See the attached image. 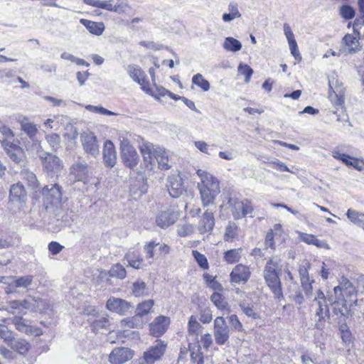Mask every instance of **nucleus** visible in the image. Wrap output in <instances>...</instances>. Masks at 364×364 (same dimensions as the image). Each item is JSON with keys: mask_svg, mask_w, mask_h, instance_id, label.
<instances>
[{"mask_svg": "<svg viewBox=\"0 0 364 364\" xmlns=\"http://www.w3.org/2000/svg\"><path fill=\"white\" fill-rule=\"evenodd\" d=\"M200 198L203 207L215 203L216 197L220 193V188H210L207 187L198 188Z\"/></svg>", "mask_w": 364, "mask_h": 364, "instance_id": "nucleus-19", "label": "nucleus"}, {"mask_svg": "<svg viewBox=\"0 0 364 364\" xmlns=\"http://www.w3.org/2000/svg\"><path fill=\"white\" fill-rule=\"evenodd\" d=\"M139 149L143 156L145 169L154 171L156 168L155 159L161 169L168 170L171 168L168 164V158L164 149L141 139L139 142Z\"/></svg>", "mask_w": 364, "mask_h": 364, "instance_id": "nucleus-1", "label": "nucleus"}, {"mask_svg": "<svg viewBox=\"0 0 364 364\" xmlns=\"http://www.w3.org/2000/svg\"><path fill=\"white\" fill-rule=\"evenodd\" d=\"M202 328V326L198 322L196 318L191 316L188 323L189 333L197 336Z\"/></svg>", "mask_w": 364, "mask_h": 364, "instance_id": "nucleus-50", "label": "nucleus"}, {"mask_svg": "<svg viewBox=\"0 0 364 364\" xmlns=\"http://www.w3.org/2000/svg\"><path fill=\"white\" fill-rule=\"evenodd\" d=\"M237 230V225L233 222H229L225 228L224 238L225 240H232L236 235Z\"/></svg>", "mask_w": 364, "mask_h": 364, "instance_id": "nucleus-51", "label": "nucleus"}, {"mask_svg": "<svg viewBox=\"0 0 364 364\" xmlns=\"http://www.w3.org/2000/svg\"><path fill=\"white\" fill-rule=\"evenodd\" d=\"M132 294L136 297L145 296L148 295V288L146 283L140 279L134 282L132 288Z\"/></svg>", "mask_w": 364, "mask_h": 364, "instance_id": "nucleus-36", "label": "nucleus"}, {"mask_svg": "<svg viewBox=\"0 0 364 364\" xmlns=\"http://www.w3.org/2000/svg\"><path fill=\"white\" fill-rule=\"evenodd\" d=\"M213 334L215 343L219 346L224 345L230 338V328L222 316L214 320Z\"/></svg>", "mask_w": 364, "mask_h": 364, "instance_id": "nucleus-7", "label": "nucleus"}, {"mask_svg": "<svg viewBox=\"0 0 364 364\" xmlns=\"http://www.w3.org/2000/svg\"><path fill=\"white\" fill-rule=\"evenodd\" d=\"M14 335L13 331L9 330L6 326L0 323V338L1 339L8 343L14 338Z\"/></svg>", "mask_w": 364, "mask_h": 364, "instance_id": "nucleus-57", "label": "nucleus"}, {"mask_svg": "<svg viewBox=\"0 0 364 364\" xmlns=\"http://www.w3.org/2000/svg\"><path fill=\"white\" fill-rule=\"evenodd\" d=\"M167 348V343L162 340H156L149 348L144 353V357L149 364H154L161 360Z\"/></svg>", "mask_w": 364, "mask_h": 364, "instance_id": "nucleus-8", "label": "nucleus"}, {"mask_svg": "<svg viewBox=\"0 0 364 364\" xmlns=\"http://www.w3.org/2000/svg\"><path fill=\"white\" fill-rule=\"evenodd\" d=\"M213 304L220 309L226 308L227 302L225 301L223 295L218 292H214L210 297Z\"/></svg>", "mask_w": 364, "mask_h": 364, "instance_id": "nucleus-54", "label": "nucleus"}, {"mask_svg": "<svg viewBox=\"0 0 364 364\" xmlns=\"http://www.w3.org/2000/svg\"><path fill=\"white\" fill-rule=\"evenodd\" d=\"M70 173L73 175L77 181H84L87 180L89 173L87 163L81 161H76L70 168Z\"/></svg>", "mask_w": 364, "mask_h": 364, "instance_id": "nucleus-24", "label": "nucleus"}, {"mask_svg": "<svg viewBox=\"0 0 364 364\" xmlns=\"http://www.w3.org/2000/svg\"><path fill=\"white\" fill-rule=\"evenodd\" d=\"M240 307L245 314L247 316L252 317L253 318H257L258 317L257 314L255 312L252 306L249 304L242 303L240 304Z\"/></svg>", "mask_w": 364, "mask_h": 364, "instance_id": "nucleus-64", "label": "nucleus"}, {"mask_svg": "<svg viewBox=\"0 0 364 364\" xmlns=\"http://www.w3.org/2000/svg\"><path fill=\"white\" fill-rule=\"evenodd\" d=\"M33 302H37L36 304H33V311H43L48 309V304L46 301L43 300L39 297H32Z\"/></svg>", "mask_w": 364, "mask_h": 364, "instance_id": "nucleus-61", "label": "nucleus"}, {"mask_svg": "<svg viewBox=\"0 0 364 364\" xmlns=\"http://www.w3.org/2000/svg\"><path fill=\"white\" fill-rule=\"evenodd\" d=\"M215 225V218L213 213L209 210H206L203 214L202 218L198 223V231L201 234L210 233L212 232Z\"/></svg>", "mask_w": 364, "mask_h": 364, "instance_id": "nucleus-21", "label": "nucleus"}, {"mask_svg": "<svg viewBox=\"0 0 364 364\" xmlns=\"http://www.w3.org/2000/svg\"><path fill=\"white\" fill-rule=\"evenodd\" d=\"M169 324L170 319L168 317L164 316H157L149 325L151 335L155 337L162 336L167 331Z\"/></svg>", "mask_w": 364, "mask_h": 364, "instance_id": "nucleus-12", "label": "nucleus"}, {"mask_svg": "<svg viewBox=\"0 0 364 364\" xmlns=\"http://www.w3.org/2000/svg\"><path fill=\"white\" fill-rule=\"evenodd\" d=\"M7 343L12 350L21 355L26 354L29 349V343L24 339H15L14 338Z\"/></svg>", "mask_w": 364, "mask_h": 364, "instance_id": "nucleus-32", "label": "nucleus"}, {"mask_svg": "<svg viewBox=\"0 0 364 364\" xmlns=\"http://www.w3.org/2000/svg\"><path fill=\"white\" fill-rule=\"evenodd\" d=\"M281 259L277 257H271L266 263L264 269V278L268 287L277 299H283L282 283L279 278Z\"/></svg>", "mask_w": 364, "mask_h": 364, "instance_id": "nucleus-3", "label": "nucleus"}, {"mask_svg": "<svg viewBox=\"0 0 364 364\" xmlns=\"http://www.w3.org/2000/svg\"><path fill=\"white\" fill-rule=\"evenodd\" d=\"M43 166L50 172H58L63 168L61 160L55 155L45 154V156H41Z\"/></svg>", "mask_w": 364, "mask_h": 364, "instance_id": "nucleus-22", "label": "nucleus"}, {"mask_svg": "<svg viewBox=\"0 0 364 364\" xmlns=\"http://www.w3.org/2000/svg\"><path fill=\"white\" fill-rule=\"evenodd\" d=\"M353 33L358 38L364 36V17L362 16L355 19L353 23Z\"/></svg>", "mask_w": 364, "mask_h": 364, "instance_id": "nucleus-49", "label": "nucleus"}, {"mask_svg": "<svg viewBox=\"0 0 364 364\" xmlns=\"http://www.w3.org/2000/svg\"><path fill=\"white\" fill-rule=\"evenodd\" d=\"M103 159L105 165L113 167L117 161V153L113 143L107 140L105 141L103 149Z\"/></svg>", "mask_w": 364, "mask_h": 364, "instance_id": "nucleus-23", "label": "nucleus"}, {"mask_svg": "<svg viewBox=\"0 0 364 364\" xmlns=\"http://www.w3.org/2000/svg\"><path fill=\"white\" fill-rule=\"evenodd\" d=\"M196 173L200 180L197 188H220V182L213 174L201 169L197 170Z\"/></svg>", "mask_w": 364, "mask_h": 364, "instance_id": "nucleus-16", "label": "nucleus"}, {"mask_svg": "<svg viewBox=\"0 0 364 364\" xmlns=\"http://www.w3.org/2000/svg\"><path fill=\"white\" fill-rule=\"evenodd\" d=\"M11 280L16 287L28 289L33 282V277L32 275L14 276Z\"/></svg>", "mask_w": 364, "mask_h": 364, "instance_id": "nucleus-34", "label": "nucleus"}, {"mask_svg": "<svg viewBox=\"0 0 364 364\" xmlns=\"http://www.w3.org/2000/svg\"><path fill=\"white\" fill-rule=\"evenodd\" d=\"M21 129L27 134L29 139L32 141L31 145L24 142L26 149L37 150L40 146V144L36 139V134L38 132L36 126L34 124L28 122H23L21 123Z\"/></svg>", "mask_w": 364, "mask_h": 364, "instance_id": "nucleus-15", "label": "nucleus"}, {"mask_svg": "<svg viewBox=\"0 0 364 364\" xmlns=\"http://www.w3.org/2000/svg\"><path fill=\"white\" fill-rule=\"evenodd\" d=\"M46 140L50 146L53 151H56L60 148V138L57 134H51L46 136Z\"/></svg>", "mask_w": 364, "mask_h": 364, "instance_id": "nucleus-55", "label": "nucleus"}, {"mask_svg": "<svg viewBox=\"0 0 364 364\" xmlns=\"http://www.w3.org/2000/svg\"><path fill=\"white\" fill-rule=\"evenodd\" d=\"M41 193L43 205L41 214L43 215V218L59 217L63 208L60 186L57 183L45 186Z\"/></svg>", "mask_w": 364, "mask_h": 364, "instance_id": "nucleus-2", "label": "nucleus"}, {"mask_svg": "<svg viewBox=\"0 0 364 364\" xmlns=\"http://www.w3.org/2000/svg\"><path fill=\"white\" fill-rule=\"evenodd\" d=\"M1 144L12 161L16 164L23 161L25 154L21 147L8 139L1 140Z\"/></svg>", "mask_w": 364, "mask_h": 364, "instance_id": "nucleus-9", "label": "nucleus"}, {"mask_svg": "<svg viewBox=\"0 0 364 364\" xmlns=\"http://www.w3.org/2000/svg\"><path fill=\"white\" fill-rule=\"evenodd\" d=\"M159 243H156L155 242L152 241L144 245V252L146 254V257L149 258H153L154 256V249L155 247H158Z\"/></svg>", "mask_w": 364, "mask_h": 364, "instance_id": "nucleus-63", "label": "nucleus"}, {"mask_svg": "<svg viewBox=\"0 0 364 364\" xmlns=\"http://www.w3.org/2000/svg\"><path fill=\"white\" fill-rule=\"evenodd\" d=\"M343 293L344 294V298L346 299V303L356 301L357 292L353 285L346 290H343Z\"/></svg>", "mask_w": 364, "mask_h": 364, "instance_id": "nucleus-60", "label": "nucleus"}, {"mask_svg": "<svg viewBox=\"0 0 364 364\" xmlns=\"http://www.w3.org/2000/svg\"><path fill=\"white\" fill-rule=\"evenodd\" d=\"M193 256L194 257L195 259L198 262V265L203 268V269H207L208 267V262L203 254L200 253L197 250H193L192 251Z\"/></svg>", "mask_w": 364, "mask_h": 364, "instance_id": "nucleus-59", "label": "nucleus"}, {"mask_svg": "<svg viewBox=\"0 0 364 364\" xmlns=\"http://www.w3.org/2000/svg\"><path fill=\"white\" fill-rule=\"evenodd\" d=\"M329 85V92L336 94V95H344L345 88L343 86V83L339 82L338 80L333 79L332 80H328Z\"/></svg>", "mask_w": 364, "mask_h": 364, "instance_id": "nucleus-46", "label": "nucleus"}, {"mask_svg": "<svg viewBox=\"0 0 364 364\" xmlns=\"http://www.w3.org/2000/svg\"><path fill=\"white\" fill-rule=\"evenodd\" d=\"M223 47L226 50L237 52L242 48V43L232 37H228L225 38Z\"/></svg>", "mask_w": 364, "mask_h": 364, "instance_id": "nucleus-42", "label": "nucleus"}, {"mask_svg": "<svg viewBox=\"0 0 364 364\" xmlns=\"http://www.w3.org/2000/svg\"><path fill=\"white\" fill-rule=\"evenodd\" d=\"M268 164L272 168L277 169L279 171H281V172L287 171V172H290V173L296 174V172L294 171L289 168L284 163H283L279 160L271 161Z\"/></svg>", "mask_w": 364, "mask_h": 364, "instance_id": "nucleus-56", "label": "nucleus"}, {"mask_svg": "<svg viewBox=\"0 0 364 364\" xmlns=\"http://www.w3.org/2000/svg\"><path fill=\"white\" fill-rule=\"evenodd\" d=\"M11 323L15 326L16 328L22 333H31V326L28 323V321L21 316H14L11 319Z\"/></svg>", "mask_w": 364, "mask_h": 364, "instance_id": "nucleus-33", "label": "nucleus"}, {"mask_svg": "<svg viewBox=\"0 0 364 364\" xmlns=\"http://www.w3.org/2000/svg\"><path fill=\"white\" fill-rule=\"evenodd\" d=\"M133 357V352L127 348H114L109 355V361L112 364H123Z\"/></svg>", "mask_w": 364, "mask_h": 364, "instance_id": "nucleus-17", "label": "nucleus"}, {"mask_svg": "<svg viewBox=\"0 0 364 364\" xmlns=\"http://www.w3.org/2000/svg\"><path fill=\"white\" fill-rule=\"evenodd\" d=\"M346 215L352 223L364 229V213L350 208L348 210Z\"/></svg>", "mask_w": 364, "mask_h": 364, "instance_id": "nucleus-37", "label": "nucleus"}, {"mask_svg": "<svg viewBox=\"0 0 364 364\" xmlns=\"http://www.w3.org/2000/svg\"><path fill=\"white\" fill-rule=\"evenodd\" d=\"M21 178L27 181L28 186L36 188L38 186V181L36 175L28 169H23L21 171Z\"/></svg>", "mask_w": 364, "mask_h": 364, "instance_id": "nucleus-40", "label": "nucleus"}, {"mask_svg": "<svg viewBox=\"0 0 364 364\" xmlns=\"http://www.w3.org/2000/svg\"><path fill=\"white\" fill-rule=\"evenodd\" d=\"M250 271L247 266L239 264L230 273V282L235 284H245L250 277Z\"/></svg>", "mask_w": 364, "mask_h": 364, "instance_id": "nucleus-13", "label": "nucleus"}, {"mask_svg": "<svg viewBox=\"0 0 364 364\" xmlns=\"http://www.w3.org/2000/svg\"><path fill=\"white\" fill-rule=\"evenodd\" d=\"M332 313L333 315L337 316H346L349 313V310L347 307L346 299H344L343 302L341 301V303L334 304L332 306Z\"/></svg>", "mask_w": 364, "mask_h": 364, "instance_id": "nucleus-44", "label": "nucleus"}, {"mask_svg": "<svg viewBox=\"0 0 364 364\" xmlns=\"http://www.w3.org/2000/svg\"><path fill=\"white\" fill-rule=\"evenodd\" d=\"M355 14L354 9L349 5H343L340 7L339 14L346 20L353 18L355 16Z\"/></svg>", "mask_w": 364, "mask_h": 364, "instance_id": "nucleus-53", "label": "nucleus"}, {"mask_svg": "<svg viewBox=\"0 0 364 364\" xmlns=\"http://www.w3.org/2000/svg\"><path fill=\"white\" fill-rule=\"evenodd\" d=\"M237 71L241 75H245V82L248 83L253 73V70L248 65L240 63L237 68Z\"/></svg>", "mask_w": 364, "mask_h": 364, "instance_id": "nucleus-52", "label": "nucleus"}, {"mask_svg": "<svg viewBox=\"0 0 364 364\" xmlns=\"http://www.w3.org/2000/svg\"><path fill=\"white\" fill-rule=\"evenodd\" d=\"M88 321L92 325L94 331H99L101 328H106L109 326V320L107 315L105 314H97L95 318L89 319Z\"/></svg>", "mask_w": 364, "mask_h": 364, "instance_id": "nucleus-30", "label": "nucleus"}, {"mask_svg": "<svg viewBox=\"0 0 364 364\" xmlns=\"http://www.w3.org/2000/svg\"><path fill=\"white\" fill-rule=\"evenodd\" d=\"M108 274L109 275V277H117L120 279H122L126 277L127 272L124 267L122 265L117 264L112 266L109 272L101 271L100 272L99 277L102 279L107 277Z\"/></svg>", "mask_w": 364, "mask_h": 364, "instance_id": "nucleus-29", "label": "nucleus"}, {"mask_svg": "<svg viewBox=\"0 0 364 364\" xmlns=\"http://www.w3.org/2000/svg\"><path fill=\"white\" fill-rule=\"evenodd\" d=\"M82 144L85 151L93 157L99 155V144L93 133H84L81 136Z\"/></svg>", "mask_w": 364, "mask_h": 364, "instance_id": "nucleus-11", "label": "nucleus"}, {"mask_svg": "<svg viewBox=\"0 0 364 364\" xmlns=\"http://www.w3.org/2000/svg\"><path fill=\"white\" fill-rule=\"evenodd\" d=\"M328 98L331 102L337 107H341L344 103V95H336L331 92L328 94Z\"/></svg>", "mask_w": 364, "mask_h": 364, "instance_id": "nucleus-62", "label": "nucleus"}, {"mask_svg": "<svg viewBox=\"0 0 364 364\" xmlns=\"http://www.w3.org/2000/svg\"><path fill=\"white\" fill-rule=\"evenodd\" d=\"M129 264L134 269H141L143 267V259L139 255L134 252H129L125 255Z\"/></svg>", "mask_w": 364, "mask_h": 364, "instance_id": "nucleus-39", "label": "nucleus"}, {"mask_svg": "<svg viewBox=\"0 0 364 364\" xmlns=\"http://www.w3.org/2000/svg\"><path fill=\"white\" fill-rule=\"evenodd\" d=\"M127 72L129 74L131 78L138 82L144 90L147 91L149 90V83L146 80V75L144 72L136 65H129L127 67Z\"/></svg>", "mask_w": 364, "mask_h": 364, "instance_id": "nucleus-18", "label": "nucleus"}, {"mask_svg": "<svg viewBox=\"0 0 364 364\" xmlns=\"http://www.w3.org/2000/svg\"><path fill=\"white\" fill-rule=\"evenodd\" d=\"M313 306L316 307L315 327L317 329H322L325 322L330 318L329 309L326 304V297L323 291L318 289L314 298Z\"/></svg>", "mask_w": 364, "mask_h": 364, "instance_id": "nucleus-5", "label": "nucleus"}, {"mask_svg": "<svg viewBox=\"0 0 364 364\" xmlns=\"http://www.w3.org/2000/svg\"><path fill=\"white\" fill-rule=\"evenodd\" d=\"M193 84L197 85L200 87L203 91L206 92L210 90V83L209 82L204 79L203 75L200 73L195 75L192 77Z\"/></svg>", "mask_w": 364, "mask_h": 364, "instance_id": "nucleus-47", "label": "nucleus"}, {"mask_svg": "<svg viewBox=\"0 0 364 364\" xmlns=\"http://www.w3.org/2000/svg\"><path fill=\"white\" fill-rule=\"evenodd\" d=\"M289 291V297L292 301L298 304H303L304 298L301 291H299L296 284H294L292 286H291Z\"/></svg>", "mask_w": 364, "mask_h": 364, "instance_id": "nucleus-43", "label": "nucleus"}, {"mask_svg": "<svg viewBox=\"0 0 364 364\" xmlns=\"http://www.w3.org/2000/svg\"><path fill=\"white\" fill-rule=\"evenodd\" d=\"M166 187L170 196L178 198L185 191L182 178L179 175H173L168 177Z\"/></svg>", "mask_w": 364, "mask_h": 364, "instance_id": "nucleus-14", "label": "nucleus"}, {"mask_svg": "<svg viewBox=\"0 0 364 364\" xmlns=\"http://www.w3.org/2000/svg\"><path fill=\"white\" fill-rule=\"evenodd\" d=\"M351 286H353V284L347 278L342 277L339 282V284L334 287L333 292L337 295L339 294V299L344 300L346 298H344L343 290H346Z\"/></svg>", "mask_w": 364, "mask_h": 364, "instance_id": "nucleus-41", "label": "nucleus"}, {"mask_svg": "<svg viewBox=\"0 0 364 364\" xmlns=\"http://www.w3.org/2000/svg\"><path fill=\"white\" fill-rule=\"evenodd\" d=\"M154 301L152 299L146 300L142 303L138 304L136 308V314L132 318V326L138 327L137 324H134V322L139 320V318L144 315H146L151 312V310L154 306Z\"/></svg>", "mask_w": 364, "mask_h": 364, "instance_id": "nucleus-26", "label": "nucleus"}, {"mask_svg": "<svg viewBox=\"0 0 364 364\" xmlns=\"http://www.w3.org/2000/svg\"><path fill=\"white\" fill-rule=\"evenodd\" d=\"M226 205L230 209L233 218L240 220L247 216L252 217L253 207L248 199L240 200L236 196L228 193Z\"/></svg>", "mask_w": 364, "mask_h": 364, "instance_id": "nucleus-4", "label": "nucleus"}, {"mask_svg": "<svg viewBox=\"0 0 364 364\" xmlns=\"http://www.w3.org/2000/svg\"><path fill=\"white\" fill-rule=\"evenodd\" d=\"M242 251V248L228 250L224 253L223 259L229 264L236 263L241 258Z\"/></svg>", "mask_w": 364, "mask_h": 364, "instance_id": "nucleus-38", "label": "nucleus"}, {"mask_svg": "<svg viewBox=\"0 0 364 364\" xmlns=\"http://www.w3.org/2000/svg\"><path fill=\"white\" fill-rule=\"evenodd\" d=\"M85 109L90 112L99 113L103 115H115L116 114L112 111H109L102 107L94 106L88 105L85 107Z\"/></svg>", "mask_w": 364, "mask_h": 364, "instance_id": "nucleus-58", "label": "nucleus"}, {"mask_svg": "<svg viewBox=\"0 0 364 364\" xmlns=\"http://www.w3.org/2000/svg\"><path fill=\"white\" fill-rule=\"evenodd\" d=\"M310 267L311 264L307 260L303 261L299 265V274L300 276L301 282L310 280L309 275V269Z\"/></svg>", "mask_w": 364, "mask_h": 364, "instance_id": "nucleus-48", "label": "nucleus"}, {"mask_svg": "<svg viewBox=\"0 0 364 364\" xmlns=\"http://www.w3.org/2000/svg\"><path fill=\"white\" fill-rule=\"evenodd\" d=\"M107 308L113 312H116L120 315H124L134 308L133 306L126 300L111 297L109 298L106 304Z\"/></svg>", "mask_w": 364, "mask_h": 364, "instance_id": "nucleus-10", "label": "nucleus"}, {"mask_svg": "<svg viewBox=\"0 0 364 364\" xmlns=\"http://www.w3.org/2000/svg\"><path fill=\"white\" fill-rule=\"evenodd\" d=\"M80 22L89 31L90 33L96 36L102 34L105 29L103 22H95L82 18Z\"/></svg>", "mask_w": 364, "mask_h": 364, "instance_id": "nucleus-28", "label": "nucleus"}, {"mask_svg": "<svg viewBox=\"0 0 364 364\" xmlns=\"http://www.w3.org/2000/svg\"><path fill=\"white\" fill-rule=\"evenodd\" d=\"M27 193L24 186L20 182L13 184L9 190V200L13 203L26 202Z\"/></svg>", "mask_w": 364, "mask_h": 364, "instance_id": "nucleus-20", "label": "nucleus"}, {"mask_svg": "<svg viewBox=\"0 0 364 364\" xmlns=\"http://www.w3.org/2000/svg\"><path fill=\"white\" fill-rule=\"evenodd\" d=\"M228 13H224L222 19L224 22H230L236 18L241 17V14L238 9V5L235 2H230L228 6Z\"/></svg>", "mask_w": 364, "mask_h": 364, "instance_id": "nucleus-31", "label": "nucleus"}, {"mask_svg": "<svg viewBox=\"0 0 364 364\" xmlns=\"http://www.w3.org/2000/svg\"><path fill=\"white\" fill-rule=\"evenodd\" d=\"M188 348L191 351V360L196 364H203V353L201 350V346L199 344L198 339L196 338V341L195 343H190Z\"/></svg>", "mask_w": 364, "mask_h": 364, "instance_id": "nucleus-27", "label": "nucleus"}, {"mask_svg": "<svg viewBox=\"0 0 364 364\" xmlns=\"http://www.w3.org/2000/svg\"><path fill=\"white\" fill-rule=\"evenodd\" d=\"M120 150L124 165L131 169H134L139 163V157L127 139L123 138L120 141Z\"/></svg>", "mask_w": 364, "mask_h": 364, "instance_id": "nucleus-6", "label": "nucleus"}, {"mask_svg": "<svg viewBox=\"0 0 364 364\" xmlns=\"http://www.w3.org/2000/svg\"><path fill=\"white\" fill-rule=\"evenodd\" d=\"M358 37L352 34H346L343 38V42L350 52L355 53L360 50Z\"/></svg>", "mask_w": 364, "mask_h": 364, "instance_id": "nucleus-35", "label": "nucleus"}, {"mask_svg": "<svg viewBox=\"0 0 364 364\" xmlns=\"http://www.w3.org/2000/svg\"><path fill=\"white\" fill-rule=\"evenodd\" d=\"M177 220V216L172 210L161 212L156 217V223L161 228H166L173 225Z\"/></svg>", "mask_w": 364, "mask_h": 364, "instance_id": "nucleus-25", "label": "nucleus"}, {"mask_svg": "<svg viewBox=\"0 0 364 364\" xmlns=\"http://www.w3.org/2000/svg\"><path fill=\"white\" fill-rule=\"evenodd\" d=\"M114 0H102L101 9L108 11L117 12L120 9L128 7L127 4H114Z\"/></svg>", "mask_w": 364, "mask_h": 364, "instance_id": "nucleus-45", "label": "nucleus"}]
</instances>
